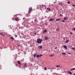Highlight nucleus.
Returning a JSON list of instances; mask_svg holds the SVG:
<instances>
[{
	"label": "nucleus",
	"mask_w": 75,
	"mask_h": 75,
	"mask_svg": "<svg viewBox=\"0 0 75 75\" xmlns=\"http://www.w3.org/2000/svg\"><path fill=\"white\" fill-rule=\"evenodd\" d=\"M16 66H17V64H16Z\"/></svg>",
	"instance_id": "obj_46"
},
{
	"label": "nucleus",
	"mask_w": 75,
	"mask_h": 75,
	"mask_svg": "<svg viewBox=\"0 0 75 75\" xmlns=\"http://www.w3.org/2000/svg\"><path fill=\"white\" fill-rule=\"evenodd\" d=\"M73 75H75V73H74V74H73Z\"/></svg>",
	"instance_id": "obj_43"
},
{
	"label": "nucleus",
	"mask_w": 75,
	"mask_h": 75,
	"mask_svg": "<svg viewBox=\"0 0 75 75\" xmlns=\"http://www.w3.org/2000/svg\"><path fill=\"white\" fill-rule=\"evenodd\" d=\"M18 64H19V65H21V64L20 63V62H19V61H18Z\"/></svg>",
	"instance_id": "obj_17"
},
{
	"label": "nucleus",
	"mask_w": 75,
	"mask_h": 75,
	"mask_svg": "<svg viewBox=\"0 0 75 75\" xmlns=\"http://www.w3.org/2000/svg\"><path fill=\"white\" fill-rule=\"evenodd\" d=\"M47 10L48 11H50V10H51V9H50V8H47Z\"/></svg>",
	"instance_id": "obj_16"
},
{
	"label": "nucleus",
	"mask_w": 75,
	"mask_h": 75,
	"mask_svg": "<svg viewBox=\"0 0 75 75\" xmlns=\"http://www.w3.org/2000/svg\"><path fill=\"white\" fill-rule=\"evenodd\" d=\"M6 33H5L4 32L0 33L1 35H2L3 36H4V35H6Z\"/></svg>",
	"instance_id": "obj_2"
},
{
	"label": "nucleus",
	"mask_w": 75,
	"mask_h": 75,
	"mask_svg": "<svg viewBox=\"0 0 75 75\" xmlns=\"http://www.w3.org/2000/svg\"><path fill=\"white\" fill-rule=\"evenodd\" d=\"M53 56H54V54L50 55V57H53Z\"/></svg>",
	"instance_id": "obj_19"
},
{
	"label": "nucleus",
	"mask_w": 75,
	"mask_h": 75,
	"mask_svg": "<svg viewBox=\"0 0 75 75\" xmlns=\"http://www.w3.org/2000/svg\"><path fill=\"white\" fill-rule=\"evenodd\" d=\"M54 20V18H50V21H53Z\"/></svg>",
	"instance_id": "obj_6"
},
{
	"label": "nucleus",
	"mask_w": 75,
	"mask_h": 75,
	"mask_svg": "<svg viewBox=\"0 0 75 75\" xmlns=\"http://www.w3.org/2000/svg\"><path fill=\"white\" fill-rule=\"evenodd\" d=\"M72 50H73L74 51L75 50V47H72Z\"/></svg>",
	"instance_id": "obj_20"
},
{
	"label": "nucleus",
	"mask_w": 75,
	"mask_h": 75,
	"mask_svg": "<svg viewBox=\"0 0 75 75\" xmlns=\"http://www.w3.org/2000/svg\"><path fill=\"white\" fill-rule=\"evenodd\" d=\"M24 19H25V18H23V19L24 20Z\"/></svg>",
	"instance_id": "obj_39"
},
{
	"label": "nucleus",
	"mask_w": 75,
	"mask_h": 75,
	"mask_svg": "<svg viewBox=\"0 0 75 75\" xmlns=\"http://www.w3.org/2000/svg\"><path fill=\"white\" fill-rule=\"evenodd\" d=\"M18 47H20V45H18Z\"/></svg>",
	"instance_id": "obj_42"
},
{
	"label": "nucleus",
	"mask_w": 75,
	"mask_h": 75,
	"mask_svg": "<svg viewBox=\"0 0 75 75\" xmlns=\"http://www.w3.org/2000/svg\"><path fill=\"white\" fill-rule=\"evenodd\" d=\"M63 47L64 48H65L66 49H67V47L66 45H64Z\"/></svg>",
	"instance_id": "obj_15"
},
{
	"label": "nucleus",
	"mask_w": 75,
	"mask_h": 75,
	"mask_svg": "<svg viewBox=\"0 0 75 75\" xmlns=\"http://www.w3.org/2000/svg\"><path fill=\"white\" fill-rule=\"evenodd\" d=\"M62 22H63V23H64V22H65V21H64V20H63L62 21Z\"/></svg>",
	"instance_id": "obj_32"
},
{
	"label": "nucleus",
	"mask_w": 75,
	"mask_h": 75,
	"mask_svg": "<svg viewBox=\"0 0 75 75\" xmlns=\"http://www.w3.org/2000/svg\"><path fill=\"white\" fill-rule=\"evenodd\" d=\"M59 20H60V19L58 18L56 19V21H59Z\"/></svg>",
	"instance_id": "obj_14"
},
{
	"label": "nucleus",
	"mask_w": 75,
	"mask_h": 75,
	"mask_svg": "<svg viewBox=\"0 0 75 75\" xmlns=\"http://www.w3.org/2000/svg\"><path fill=\"white\" fill-rule=\"evenodd\" d=\"M62 55H63L64 56H65V55H66V53H65L63 52V53H62Z\"/></svg>",
	"instance_id": "obj_10"
},
{
	"label": "nucleus",
	"mask_w": 75,
	"mask_h": 75,
	"mask_svg": "<svg viewBox=\"0 0 75 75\" xmlns=\"http://www.w3.org/2000/svg\"><path fill=\"white\" fill-rule=\"evenodd\" d=\"M47 30H44L43 31V33H44V34L45 33H47Z\"/></svg>",
	"instance_id": "obj_7"
},
{
	"label": "nucleus",
	"mask_w": 75,
	"mask_h": 75,
	"mask_svg": "<svg viewBox=\"0 0 75 75\" xmlns=\"http://www.w3.org/2000/svg\"><path fill=\"white\" fill-rule=\"evenodd\" d=\"M65 38H64L63 39L64 40H65Z\"/></svg>",
	"instance_id": "obj_44"
},
{
	"label": "nucleus",
	"mask_w": 75,
	"mask_h": 75,
	"mask_svg": "<svg viewBox=\"0 0 75 75\" xmlns=\"http://www.w3.org/2000/svg\"><path fill=\"white\" fill-rule=\"evenodd\" d=\"M10 38H13V37H11Z\"/></svg>",
	"instance_id": "obj_45"
},
{
	"label": "nucleus",
	"mask_w": 75,
	"mask_h": 75,
	"mask_svg": "<svg viewBox=\"0 0 75 75\" xmlns=\"http://www.w3.org/2000/svg\"><path fill=\"white\" fill-rule=\"evenodd\" d=\"M35 35H36L37 34V33H35Z\"/></svg>",
	"instance_id": "obj_36"
},
{
	"label": "nucleus",
	"mask_w": 75,
	"mask_h": 75,
	"mask_svg": "<svg viewBox=\"0 0 75 75\" xmlns=\"http://www.w3.org/2000/svg\"><path fill=\"white\" fill-rule=\"evenodd\" d=\"M39 57H40V56H39V55H36V57H37V58H38Z\"/></svg>",
	"instance_id": "obj_22"
},
{
	"label": "nucleus",
	"mask_w": 75,
	"mask_h": 75,
	"mask_svg": "<svg viewBox=\"0 0 75 75\" xmlns=\"http://www.w3.org/2000/svg\"><path fill=\"white\" fill-rule=\"evenodd\" d=\"M65 42H66V43H68V42H69V40H67L66 41H64Z\"/></svg>",
	"instance_id": "obj_11"
},
{
	"label": "nucleus",
	"mask_w": 75,
	"mask_h": 75,
	"mask_svg": "<svg viewBox=\"0 0 75 75\" xmlns=\"http://www.w3.org/2000/svg\"><path fill=\"white\" fill-rule=\"evenodd\" d=\"M70 3V1H69L68 2H67V4H69Z\"/></svg>",
	"instance_id": "obj_30"
},
{
	"label": "nucleus",
	"mask_w": 75,
	"mask_h": 75,
	"mask_svg": "<svg viewBox=\"0 0 75 75\" xmlns=\"http://www.w3.org/2000/svg\"><path fill=\"white\" fill-rule=\"evenodd\" d=\"M73 70H74L73 69H71L70 70V71H72Z\"/></svg>",
	"instance_id": "obj_33"
},
{
	"label": "nucleus",
	"mask_w": 75,
	"mask_h": 75,
	"mask_svg": "<svg viewBox=\"0 0 75 75\" xmlns=\"http://www.w3.org/2000/svg\"><path fill=\"white\" fill-rule=\"evenodd\" d=\"M6 34L7 35H8V36H9V35L6 33Z\"/></svg>",
	"instance_id": "obj_28"
},
{
	"label": "nucleus",
	"mask_w": 75,
	"mask_h": 75,
	"mask_svg": "<svg viewBox=\"0 0 75 75\" xmlns=\"http://www.w3.org/2000/svg\"><path fill=\"white\" fill-rule=\"evenodd\" d=\"M15 37H17V35H16Z\"/></svg>",
	"instance_id": "obj_38"
},
{
	"label": "nucleus",
	"mask_w": 75,
	"mask_h": 75,
	"mask_svg": "<svg viewBox=\"0 0 75 75\" xmlns=\"http://www.w3.org/2000/svg\"><path fill=\"white\" fill-rule=\"evenodd\" d=\"M68 19V18L67 17H64V20H67Z\"/></svg>",
	"instance_id": "obj_9"
},
{
	"label": "nucleus",
	"mask_w": 75,
	"mask_h": 75,
	"mask_svg": "<svg viewBox=\"0 0 75 75\" xmlns=\"http://www.w3.org/2000/svg\"><path fill=\"white\" fill-rule=\"evenodd\" d=\"M42 56V54H40V56H39V57H41Z\"/></svg>",
	"instance_id": "obj_26"
},
{
	"label": "nucleus",
	"mask_w": 75,
	"mask_h": 75,
	"mask_svg": "<svg viewBox=\"0 0 75 75\" xmlns=\"http://www.w3.org/2000/svg\"><path fill=\"white\" fill-rule=\"evenodd\" d=\"M59 28H57L56 29V30L57 31H59Z\"/></svg>",
	"instance_id": "obj_18"
},
{
	"label": "nucleus",
	"mask_w": 75,
	"mask_h": 75,
	"mask_svg": "<svg viewBox=\"0 0 75 75\" xmlns=\"http://www.w3.org/2000/svg\"><path fill=\"white\" fill-rule=\"evenodd\" d=\"M70 34H71V35H72V34H73V33H72V32H70Z\"/></svg>",
	"instance_id": "obj_29"
},
{
	"label": "nucleus",
	"mask_w": 75,
	"mask_h": 75,
	"mask_svg": "<svg viewBox=\"0 0 75 75\" xmlns=\"http://www.w3.org/2000/svg\"><path fill=\"white\" fill-rule=\"evenodd\" d=\"M44 69L45 70H47V68H46V67H45Z\"/></svg>",
	"instance_id": "obj_27"
},
{
	"label": "nucleus",
	"mask_w": 75,
	"mask_h": 75,
	"mask_svg": "<svg viewBox=\"0 0 75 75\" xmlns=\"http://www.w3.org/2000/svg\"><path fill=\"white\" fill-rule=\"evenodd\" d=\"M15 20L16 21H18L19 20V19H18L17 18H15Z\"/></svg>",
	"instance_id": "obj_12"
},
{
	"label": "nucleus",
	"mask_w": 75,
	"mask_h": 75,
	"mask_svg": "<svg viewBox=\"0 0 75 75\" xmlns=\"http://www.w3.org/2000/svg\"><path fill=\"white\" fill-rule=\"evenodd\" d=\"M73 70H75V68H73Z\"/></svg>",
	"instance_id": "obj_37"
},
{
	"label": "nucleus",
	"mask_w": 75,
	"mask_h": 75,
	"mask_svg": "<svg viewBox=\"0 0 75 75\" xmlns=\"http://www.w3.org/2000/svg\"><path fill=\"white\" fill-rule=\"evenodd\" d=\"M56 67H61V66H60V65H57L56 66Z\"/></svg>",
	"instance_id": "obj_21"
},
{
	"label": "nucleus",
	"mask_w": 75,
	"mask_h": 75,
	"mask_svg": "<svg viewBox=\"0 0 75 75\" xmlns=\"http://www.w3.org/2000/svg\"><path fill=\"white\" fill-rule=\"evenodd\" d=\"M45 39L46 40H48V38H45Z\"/></svg>",
	"instance_id": "obj_23"
},
{
	"label": "nucleus",
	"mask_w": 75,
	"mask_h": 75,
	"mask_svg": "<svg viewBox=\"0 0 75 75\" xmlns=\"http://www.w3.org/2000/svg\"><path fill=\"white\" fill-rule=\"evenodd\" d=\"M31 9H32V8L29 9L28 11L29 13H31V12L32 11V10H31Z\"/></svg>",
	"instance_id": "obj_4"
},
{
	"label": "nucleus",
	"mask_w": 75,
	"mask_h": 75,
	"mask_svg": "<svg viewBox=\"0 0 75 75\" xmlns=\"http://www.w3.org/2000/svg\"><path fill=\"white\" fill-rule=\"evenodd\" d=\"M72 30L75 31V28H72Z\"/></svg>",
	"instance_id": "obj_24"
},
{
	"label": "nucleus",
	"mask_w": 75,
	"mask_h": 75,
	"mask_svg": "<svg viewBox=\"0 0 75 75\" xmlns=\"http://www.w3.org/2000/svg\"><path fill=\"white\" fill-rule=\"evenodd\" d=\"M36 55H37V54L35 53L34 54V58H35L36 57Z\"/></svg>",
	"instance_id": "obj_13"
},
{
	"label": "nucleus",
	"mask_w": 75,
	"mask_h": 75,
	"mask_svg": "<svg viewBox=\"0 0 75 75\" xmlns=\"http://www.w3.org/2000/svg\"><path fill=\"white\" fill-rule=\"evenodd\" d=\"M60 16H62V15L61 14H60L59 15Z\"/></svg>",
	"instance_id": "obj_35"
},
{
	"label": "nucleus",
	"mask_w": 75,
	"mask_h": 75,
	"mask_svg": "<svg viewBox=\"0 0 75 75\" xmlns=\"http://www.w3.org/2000/svg\"><path fill=\"white\" fill-rule=\"evenodd\" d=\"M41 41H42V40L39 39L37 40V42L39 44H41Z\"/></svg>",
	"instance_id": "obj_1"
},
{
	"label": "nucleus",
	"mask_w": 75,
	"mask_h": 75,
	"mask_svg": "<svg viewBox=\"0 0 75 75\" xmlns=\"http://www.w3.org/2000/svg\"><path fill=\"white\" fill-rule=\"evenodd\" d=\"M73 7H75V5H73Z\"/></svg>",
	"instance_id": "obj_34"
},
{
	"label": "nucleus",
	"mask_w": 75,
	"mask_h": 75,
	"mask_svg": "<svg viewBox=\"0 0 75 75\" xmlns=\"http://www.w3.org/2000/svg\"><path fill=\"white\" fill-rule=\"evenodd\" d=\"M14 40V38H11V41H13Z\"/></svg>",
	"instance_id": "obj_8"
},
{
	"label": "nucleus",
	"mask_w": 75,
	"mask_h": 75,
	"mask_svg": "<svg viewBox=\"0 0 75 75\" xmlns=\"http://www.w3.org/2000/svg\"><path fill=\"white\" fill-rule=\"evenodd\" d=\"M55 49H57V47H56L55 48Z\"/></svg>",
	"instance_id": "obj_41"
},
{
	"label": "nucleus",
	"mask_w": 75,
	"mask_h": 75,
	"mask_svg": "<svg viewBox=\"0 0 75 75\" xmlns=\"http://www.w3.org/2000/svg\"><path fill=\"white\" fill-rule=\"evenodd\" d=\"M35 21H37V20L35 19Z\"/></svg>",
	"instance_id": "obj_40"
},
{
	"label": "nucleus",
	"mask_w": 75,
	"mask_h": 75,
	"mask_svg": "<svg viewBox=\"0 0 75 75\" xmlns=\"http://www.w3.org/2000/svg\"><path fill=\"white\" fill-rule=\"evenodd\" d=\"M68 54H69L70 55H71V53H70L69 52H68Z\"/></svg>",
	"instance_id": "obj_31"
},
{
	"label": "nucleus",
	"mask_w": 75,
	"mask_h": 75,
	"mask_svg": "<svg viewBox=\"0 0 75 75\" xmlns=\"http://www.w3.org/2000/svg\"><path fill=\"white\" fill-rule=\"evenodd\" d=\"M42 46H39L38 47V49H42Z\"/></svg>",
	"instance_id": "obj_5"
},
{
	"label": "nucleus",
	"mask_w": 75,
	"mask_h": 75,
	"mask_svg": "<svg viewBox=\"0 0 75 75\" xmlns=\"http://www.w3.org/2000/svg\"><path fill=\"white\" fill-rule=\"evenodd\" d=\"M27 66L26 65V64H25V68L27 67Z\"/></svg>",
	"instance_id": "obj_25"
},
{
	"label": "nucleus",
	"mask_w": 75,
	"mask_h": 75,
	"mask_svg": "<svg viewBox=\"0 0 75 75\" xmlns=\"http://www.w3.org/2000/svg\"><path fill=\"white\" fill-rule=\"evenodd\" d=\"M68 74H70V75H72V73L70 71H67Z\"/></svg>",
	"instance_id": "obj_3"
}]
</instances>
